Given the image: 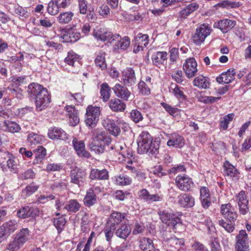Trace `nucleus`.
I'll return each instance as SVG.
<instances>
[{
  "mask_svg": "<svg viewBox=\"0 0 251 251\" xmlns=\"http://www.w3.org/2000/svg\"><path fill=\"white\" fill-rule=\"evenodd\" d=\"M137 144L139 151L142 153L149 152L152 154H156L159 148L158 142H153L152 137L146 131H142L139 135Z\"/></svg>",
  "mask_w": 251,
  "mask_h": 251,
  "instance_id": "1",
  "label": "nucleus"
},
{
  "mask_svg": "<svg viewBox=\"0 0 251 251\" xmlns=\"http://www.w3.org/2000/svg\"><path fill=\"white\" fill-rule=\"evenodd\" d=\"M111 142V138L104 132H98L96 139L90 145V149L92 151L100 154L104 152Z\"/></svg>",
  "mask_w": 251,
  "mask_h": 251,
  "instance_id": "2",
  "label": "nucleus"
},
{
  "mask_svg": "<svg viewBox=\"0 0 251 251\" xmlns=\"http://www.w3.org/2000/svg\"><path fill=\"white\" fill-rule=\"evenodd\" d=\"M158 213L161 221L169 226H171L175 232L177 226H182L181 220L176 214L166 210H160Z\"/></svg>",
  "mask_w": 251,
  "mask_h": 251,
  "instance_id": "3",
  "label": "nucleus"
},
{
  "mask_svg": "<svg viewBox=\"0 0 251 251\" xmlns=\"http://www.w3.org/2000/svg\"><path fill=\"white\" fill-rule=\"evenodd\" d=\"M100 114V107L89 105L86 109L85 123L87 126L93 127L99 120Z\"/></svg>",
  "mask_w": 251,
  "mask_h": 251,
  "instance_id": "4",
  "label": "nucleus"
},
{
  "mask_svg": "<svg viewBox=\"0 0 251 251\" xmlns=\"http://www.w3.org/2000/svg\"><path fill=\"white\" fill-rule=\"evenodd\" d=\"M211 29L207 24H202L198 27L196 29L194 35L193 36V42L200 45L202 43L205 38L210 34Z\"/></svg>",
  "mask_w": 251,
  "mask_h": 251,
  "instance_id": "5",
  "label": "nucleus"
},
{
  "mask_svg": "<svg viewBox=\"0 0 251 251\" xmlns=\"http://www.w3.org/2000/svg\"><path fill=\"white\" fill-rule=\"evenodd\" d=\"M177 187L181 191L188 192L191 190L194 186L192 179L186 175H178L175 179Z\"/></svg>",
  "mask_w": 251,
  "mask_h": 251,
  "instance_id": "6",
  "label": "nucleus"
},
{
  "mask_svg": "<svg viewBox=\"0 0 251 251\" xmlns=\"http://www.w3.org/2000/svg\"><path fill=\"white\" fill-rule=\"evenodd\" d=\"M130 43L129 37L125 36L121 37L119 34H114L111 40V43L113 44L114 50H126L129 46Z\"/></svg>",
  "mask_w": 251,
  "mask_h": 251,
  "instance_id": "7",
  "label": "nucleus"
},
{
  "mask_svg": "<svg viewBox=\"0 0 251 251\" xmlns=\"http://www.w3.org/2000/svg\"><path fill=\"white\" fill-rule=\"evenodd\" d=\"M50 102V97L48 90H44L35 99L36 108L39 111L45 109Z\"/></svg>",
  "mask_w": 251,
  "mask_h": 251,
  "instance_id": "8",
  "label": "nucleus"
},
{
  "mask_svg": "<svg viewBox=\"0 0 251 251\" xmlns=\"http://www.w3.org/2000/svg\"><path fill=\"white\" fill-rule=\"evenodd\" d=\"M236 251H248V235L244 230H241L236 236Z\"/></svg>",
  "mask_w": 251,
  "mask_h": 251,
  "instance_id": "9",
  "label": "nucleus"
},
{
  "mask_svg": "<svg viewBox=\"0 0 251 251\" xmlns=\"http://www.w3.org/2000/svg\"><path fill=\"white\" fill-rule=\"evenodd\" d=\"M239 212L242 215H246L249 211V201L244 191H240L236 196Z\"/></svg>",
  "mask_w": 251,
  "mask_h": 251,
  "instance_id": "10",
  "label": "nucleus"
},
{
  "mask_svg": "<svg viewBox=\"0 0 251 251\" xmlns=\"http://www.w3.org/2000/svg\"><path fill=\"white\" fill-rule=\"evenodd\" d=\"M122 79L125 85L131 86L136 83V78L135 72L132 68L127 67L122 73Z\"/></svg>",
  "mask_w": 251,
  "mask_h": 251,
  "instance_id": "11",
  "label": "nucleus"
},
{
  "mask_svg": "<svg viewBox=\"0 0 251 251\" xmlns=\"http://www.w3.org/2000/svg\"><path fill=\"white\" fill-rule=\"evenodd\" d=\"M183 69L187 77L194 76L198 72L197 63L195 59L193 57L186 59L183 65Z\"/></svg>",
  "mask_w": 251,
  "mask_h": 251,
  "instance_id": "12",
  "label": "nucleus"
},
{
  "mask_svg": "<svg viewBox=\"0 0 251 251\" xmlns=\"http://www.w3.org/2000/svg\"><path fill=\"white\" fill-rule=\"evenodd\" d=\"M86 172L77 167L73 168L70 173L71 182L79 185L86 177Z\"/></svg>",
  "mask_w": 251,
  "mask_h": 251,
  "instance_id": "13",
  "label": "nucleus"
},
{
  "mask_svg": "<svg viewBox=\"0 0 251 251\" xmlns=\"http://www.w3.org/2000/svg\"><path fill=\"white\" fill-rule=\"evenodd\" d=\"M220 211L223 217L230 221L235 220L237 217L234 208L230 203L222 204Z\"/></svg>",
  "mask_w": 251,
  "mask_h": 251,
  "instance_id": "14",
  "label": "nucleus"
},
{
  "mask_svg": "<svg viewBox=\"0 0 251 251\" xmlns=\"http://www.w3.org/2000/svg\"><path fill=\"white\" fill-rule=\"evenodd\" d=\"M39 210L36 207L25 206L18 210V217L25 219L28 217H35L39 215Z\"/></svg>",
  "mask_w": 251,
  "mask_h": 251,
  "instance_id": "15",
  "label": "nucleus"
},
{
  "mask_svg": "<svg viewBox=\"0 0 251 251\" xmlns=\"http://www.w3.org/2000/svg\"><path fill=\"white\" fill-rule=\"evenodd\" d=\"M236 24V22L234 20L226 19L215 23L214 27L220 29L223 33H226L231 30Z\"/></svg>",
  "mask_w": 251,
  "mask_h": 251,
  "instance_id": "16",
  "label": "nucleus"
},
{
  "mask_svg": "<svg viewBox=\"0 0 251 251\" xmlns=\"http://www.w3.org/2000/svg\"><path fill=\"white\" fill-rule=\"evenodd\" d=\"M73 145L75 150L79 156L87 158L90 156V153L86 151L84 143L82 141L74 138L73 140Z\"/></svg>",
  "mask_w": 251,
  "mask_h": 251,
  "instance_id": "17",
  "label": "nucleus"
},
{
  "mask_svg": "<svg viewBox=\"0 0 251 251\" xmlns=\"http://www.w3.org/2000/svg\"><path fill=\"white\" fill-rule=\"evenodd\" d=\"M93 35L98 40L107 41L111 43V40L114 35L105 29L100 28L99 29H94Z\"/></svg>",
  "mask_w": 251,
  "mask_h": 251,
  "instance_id": "18",
  "label": "nucleus"
},
{
  "mask_svg": "<svg viewBox=\"0 0 251 251\" xmlns=\"http://www.w3.org/2000/svg\"><path fill=\"white\" fill-rule=\"evenodd\" d=\"M235 74V70L230 68L217 77V81L219 83H229L234 79Z\"/></svg>",
  "mask_w": 251,
  "mask_h": 251,
  "instance_id": "19",
  "label": "nucleus"
},
{
  "mask_svg": "<svg viewBox=\"0 0 251 251\" xmlns=\"http://www.w3.org/2000/svg\"><path fill=\"white\" fill-rule=\"evenodd\" d=\"M65 109L69 118L70 124L73 126L76 125L79 122L77 110L72 105L66 106Z\"/></svg>",
  "mask_w": 251,
  "mask_h": 251,
  "instance_id": "20",
  "label": "nucleus"
},
{
  "mask_svg": "<svg viewBox=\"0 0 251 251\" xmlns=\"http://www.w3.org/2000/svg\"><path fill=\"white\" fill-rule=\"evenodd\" d=\"M200 200L204 208L207 209L211 205L210 194L207 187L203 186L200 188Z\"/></svg>",
  "mask_w": 251,
  "mask_h": 251,
  "instance_id": "21",
  "label": "nucleus"
},
{
  "mask_svg": "<svg viewBox=\"0 0 251 251\" xmlns=\"http://www.w3.org/2000/svg\"><path fill=\"white\" fill-rule=\"evenodd\" d=\"M167 53L166 51H157L153 53L151 56L153 64L160 68L164 65L167 59Z\"/></svg>",
  "mask_w": 251,
  "mask_h": 251,
  "instance_id": "22",
  "label": "nucleus"
},
{
  "mask_svg": "<svg viewBox=\"0 0 251 251\" xmlns=\"http://www.w3.org/2000/svg\"><path fill=\"white\" fill-rule=\"evenodd\" d=\"M139 196L141 199L149 203L154 201H159L162 200V197L158 194H151L145 189H143L140 191Z\"/></svg>",
  "mask_w": 251,
  "mask_h": 251,
  "instance_id": "23",
  "label": "nucleus"
},
{
  "mask_svg": "<svg viewBox=\"0 0 251 251\" xmlns=\"http://www.w3.org/2000/svg\"><path fill=\"white\" fill-rule=\"evenodd\" d=\"M178 202L183 207H191L195 204L194 198L189 194H182L178 196Z\"/></svg>",
  "mask_w": 251,
  "mask_h": 251,
  "instance_id": "24",
  "label": "nucleus"
},
{
  "mask_svg": "<svg viewBox=\"0 0 251 251\" xmlns=\"http://www.w3.org/2000/svg\"><path fill=\"white\" fill-rule=\"evenodd\" d=\"M169 138L167 143V145L169 147L180 148L184 145L183 137L176 133L171 134Z\"/></svg>",
  "mask_w": 251,
  "mask_h": 251,
  "instance_id": "25",
  "label": "nucleus"
},
{
  "mask_svg": "<svg viewBox=\"0 0 251 251\" xmlns=\"http://www.w3.org/2000/svg\"><path fill=\"white\" fill-rule=\"evenodd\" d=\"M113 90L117 97L126 100H128L131 95L130 92L126 87L120 84H116L113 88Z\"/></svg>",
  "mask_w": 251,
  "mask_h": 251,
  "instance_id": "26",
  "label": "nucleus"
},
{
  "mask_svg": "<svg viewBox=\"0 0 251 251\" xmlns=\"http://www.w3.org/2000/svg\"><path fill=\"white\" fill-rule=\"evenodd\" d=\"M80 37V34L79 32H75L72 30L67 31L63 30L60 34V38L65 42H75Z\"/></svg>",
  "mask_w": 251,
  "mask_h": 251,
  "instance_id": "27",
  "label": "nucleus"
},
{
  "mask_svg": "<svg viewBox=\"0 0 251 251\" xmlns=\"http://www.w3.org/2000/svg\"><path fill=\"white\" fill-rule=\"evenodd\" d=\"M49 137L51 139L64 140L67 138V134L62 129L58 127H51L49 129Z\"/></svg>",
  "mask_w": 251,
  "mask_h": 251,
  "instance_id": "28",
  "label": "nucleus"
},
{
  "mask_svg": "<svg viewBox=\"0 0 251 251\" xmlns=\"http://www.w3.org/2000/svg\"><path fill=\"white\" fill-rule=\"evenodd\" d=\"M108 172L105 169L100 170L94 169L91 170L90 173V178L92 179L106 180L108 179Z\"/></svg>",
  "mask_w": 251,
  "mask_h": 251,
  "instance_id": "29",
  "label": "nucleus"
},
{
  "mask_svg": "<svg viewBox=\"0 0 251 251\" xmlns=\"http://www.w3.org/2000/svg\"><path fill=\"white\" fill-rule=\"evenodd\" d=\"M125 214L118 212H113L110 215L107 224L115 227L116 225H119L125 218Z\"/></svg>",
  "mask_w": 251,
  "mask_h": 251,
  "instance_id": "30",
  "label": "nucleus"
},
{
  "mask_svg": "<svg viewBox=\"0 0 251 251\" xmlns=\"http://www.w3.org/2000/svg\"><path fill=\"white\" fill-rule=\"evenodd\" d=\"M109 106L113 111L122 112L125 110L126 105L121 100L115 98L109 101Z\"/></svg>",
  "mask_w": 251,
  "mask_h": 251,
  "instance_id": "31",
  "label": "nucleus"
},
{
  "mask_svg": "<svg viewBox=\"0 0 251 251\" xmlns=\"http://www.w3.org/2000/svg\"><path fill=\"white\" fill-rule=\"evenodd\" d=\"M131 232V228L129 225H122L115 231V235L119 238L126 239Z\"/></svg>",
  "mask_w": 251,
  "mask_h": 251,
  "instance_id": "32",
  "label": "nucleus"
},
{
  "mask_svg": "<svg viewBox=\"0 0 251 251\" xmlns=\"http://www.w3.org/2000/svg\"><path fill=\"white\" fill-rule=\"evenodd\" d=\"M140 248L143 251H159L153 246L152 240L149 238L144 237L140 241Z\"/></svg>",
  "mask_w": 251,
  "mask_h": 251,
  "instance_id": "33",
  "label": "nucleus"
},
{
  "mask_svg": "<svg viewBox=\"0 0 251 251\" xmlns=\"http://www.w3.org/2000/svg\"><path fill=\"white\" fill-rule=\"evenodd\" d=\"M198 8V5L196 3H192L189 4L187 7L182 9L179 12L178 18L182 21L186 19L188 16Z\"/></svg>",
  "mask_w": 251,
  "mask_h": 251,
  "instance_id": "34",
  "label": "nucleus"
},
{
  "mask_svg": "<svg viewBox=\"0 0 251 251\" xmlns=\"http://www.w3.org/2000/svg\"><path fill=\"white\" fill-rule=\"evenodd\" d=\"M44 90H47V89L44 88L41 85L32 83L28 85L27 92L29 94L36 98Z\"/></svg>",
  "mask_w": 251,
  "mask_h": 251,
  "instance_id": "35",
  "label": "nucleus"
},
{
  "mask_svg": "<svg viewBox=\"0 0 251 251\" xmlns=\"http://www.w3.org/2000/svg\"><path fill=\"white\" fill-rule=\"evenodd\" d=\"M83 202L84 204L88 207H90L96 203L97 197L93 189H89L87 191L84 198Z\"/></svg>",
  "mask_w": 251,
  "mask_h": 251,
  "instance_id": "36",
  "label": "nucleus"
},
{
  "mask_svg": "<svg viewBox=\"0 0 251 251\" xmlns=\"http://www.w3.org/2000/svg\"><path fill=\"white\" fill-rule=\"evenodd\" d=\"M17 227V223L15 221L10 220L4 223L0 229H1V231L6 235L13 232Z\"/></svg>",
  "mask_w": 251,
  "mask_h": 251,
  "instance_id": "37",
  "label": "nucleus"
},
{
  "mask_svg": "<svg viewBox=\"0 0 251 251\" xmlns=\"http://www.w3.org/2000/svg\"><path fill=\"white\" fill-rule=\"evenodd\" d=\"M193 82L195 86L201 89H207L210 84L208 78L202 75L196 77Z\"/></svg>",
  "mask_w": 251,
  "mask_h": 251,
  "instance_id": "38",
  "label": "nucleus"
},
{
  "mask_svg": "<svg viewBox=\"0 0 251 251\" xmlns=\"http://www.w3.org/2000/svg\"><path fill=\"white\" fill-rule=\"evenodd\" d=\"M105 52L100 51L98 53L95 60L96 66L101 70H104L107 68L105 61Z\"/></svg>",
  "mask_w": 251,
  "mask_h": 251,
  "instance_id": "39",
  "label": "nucleus"
},
{
  "mask_svg": "<svg viewBox=\"0 0 251 251\" xmlns=\"http://www.w3.org/2000/svg\"><path fill=\"white\" fill-rule=\"evenodd\" d=\"M115 182L119 186L128 185L132 183V179L129 176L122 174L115 176Z\"/></svg>",
  "mask_w": 251,
  "mask_h": 251,
  "instance_id": "40",
  "label": "nucleus"
},
{
  "mask_svg": "<svg viewBox=\"0 0 251 251\" xmlns=\"http://www.w3.org/2000/svg\"><path fill=\"white\" fill-rule=\"evenodd\" d=\"M81 204L76 200H71L65 205L64 209L69 212L75 213L79 210Z\"/></svg>",
  "mask_w": 251,
  "mask_h": 251,
  "instance_id": "41",
  "label": "nucleus"
},
{
  "mask_svg": "<svg viewBox=\"0 0 251 251\" xmlns=\"http://www.w3.org/2000/svg\"><path fill=\"white\" fill-rule=\"evenodd\" d=\"M74 13L71 11L61 13L57 17V21L61 24H67L73 19Z\"/></svg>",
  "mask_w": 251,
  "mask_h": 251,
  "instance_id": "42",
  "label": "nucleus"
},
{
  "mask_svg": "<svg viewBox=\"0 0 251 251\" xmlns=\"http://www.w3.org/2000/svg\"><path fill=\"white\" fill-rule=\"evenodd\" d=\"M105 127L110 133L115 136H117L121 132L119 127L113 121L110 120H107Z\"/></svg>",
  "mask_w": 251,
  "mask_h": 251,
  "instance_id": "43",
  "label": "nucleus"
},
{
  "mask_svg": "<svg viewBox=\"0 0 251 251\" xmlns=\"http://www.w3.org/2000/svg\"><path fill=\"white\" fill-rule=\"evenodd\" d=\"M3 125L6 127V130L11 133L19 132L21 129L17 123L13 121H4Z\"/></svg>",
  "mask_w": 251,
  "mask_h": 251,
  "instance_id": "44",
  "label": "nucleus"
},
{
  "mask_svg": "<svg viewBox=\"0 0 251 251\" xmlns=\"http://www.w3.org/2000/svg\"><path fill=\"white\" fill-rule=\"evenodd\" d=\"M111 89L106 83H102L100 86V95L104 101H107L110 98Z\"/></svg>",
  "mask_w": 251,
  "mask_h": 251,
  "instance_id": "45",
  "label": "nucleus"
},
{
  "mask_svg": "<svg viewBox=\"0 0 251 251\" xmlns=\"http://www.w3.org/2000/svg\"><path fill=\"white\" fill-rule=\"evenodd\" d=\"M136 40L138 42V48H141L143 50L149 44V36L147 34L139 33L135 38Z\"/></svg>",
  "mask_w": 251,
  "mask_h": 251,
  "instance_id": "46",
  "label": "nucleus"
},
{
  "mask_svg": "<svg viewBox=\"0 0 251 251\" xmlns=\"http://www.w3.org/2000/svg\"><path fill=\"white\" fill-rule=\"evenodd\" d=\"M165 240L169 246L175 248L181 247L184 243V240L182 238H177L175 236L170 238L167 237Z\"/></svg>",
  "mask_w": 251,
  "mask_h": 251,
  "instance_id": "47",
  "label": "nucleus"
},
{
  "mask_svg": "<svg viewBox=\"0 0 251 251\" xmlns=\"http://www.w3.org/2000/svg\"><path fill=\"white\" fill-rule=\"evenodd\" d=\"M18 240L24 244L29 239V230L27 228H23L15 236Z\"/></svg>",
  "mask_w": 251,
  "mask_h": 251,
  "instance_id": "48",
  "label": "nucleus"
},
{
  "mask_svg": "<svg viewBox=\"0 0 251 251\" xmlns=\"http://www.w3.org/2000/svg\"><path fill=\"white\" fill-rule=\"evenodd\" d=\"M34 153H35V160L37 163L41 162L47 154L46 150L43 146H38L37 149L34 150Z\"/></svg>",
  "mask_w": 251,
  "mask_h": 251,
  "instance_id": "49",
  "label": "nucleus"
},
{
  "mask_svg": "<svg viewBox=\"0 0 251 251\" xmlns=\"http://www.w3.org/2000/svg\"><path fill=\"white\" fill-rule=\"evenodd\" d=\"M42 140V137L34 133H29L27 136V141L31 146L40 144Z\"/></svg>",
  "mask_w": 251,
  "mask_h": 251,
  "instance_id": "50",
  "label": "nucleus"
},
{
  "mask_svg": "<svg viewBox=\"0 0 251 251\" xmlns=\"http://www.w3.org/2000/svg\"><path fill=\"white\" fill-rule=\"evenodd\" d=\"M79 55L73 51H69L67 56L65 59V62L70 66H74L75 62H78Z\"/></svg>",
  "mask_w": 251,
  "mask_h": 251,
  "instance_id": "51",
  "label": "nucleus"
},
{
  "mask_svg": "<svg viewBox=\"0 0 251 251\" xmlns=\"http://www.w3.org/2000/svg\"><path fill=\"white\" fill-rule=\"evenodd\" d=\"M224 168L225 174L228 176H234L237 173L236 169L228 162L226 161L224 163Z\"/></svg>",
  "mask_w": 251,
  "mask_h": 251,
  "instance_id": "52",
  "label": "nucleus"
},
{
  "mask_svg": "<svg viewBox=\"0 0 251 251\" xmlns=\"http://www.w3.org/2000/svg\"><path fill=\"white\" fill-rule=\"evenodd\" d=\"M161 105L170 115L173 117H176L180 113V109L173 107L165 102H161Z\"/></svg>",
  "mask_w": 251,
  "mask_h": 251,
  "instance_id": "53",
  "label": "nucleus"
},
{
  "mask_svg": "<svg viewBox=\"0 0 251 251\" xmlns=\"http://www.w3.org/2000/svg\"><path fill=\"white\" fill-rule=\"evenodd\" d=\"M23 245L24 244L15 237L13 240L8 244L7 249L10 251H17L22 247Z\"/></svg>",
  "mask_w": 251,
  "mask_h": 251,
  "instance_id": "54",
  "label": "nucleus"
},
{
  "mask_svg": "<svg viewBox=\"0 0 251 251\" xmlns=\"http://www.w3.org/2000/svg\"><path fill=\"white\" fill-rule=\"evenodd\" d=\"M38 188V186L35 185L34 183H30L23 190L22 196L25 197H27L35 192Z\"/></svg>",
  "mask_w": 251,
  "mask_h": 251,
  "instance_id": "55",
  "label": "nucleus"
},
{
  "mask_svg": "<svg viewBox=\"0 0 251 251\" xmlns=\"http://www.w3.org/2000/svg\"><path fill=\"white\" fill-rule=\"evenodd\" d=\"M60 6H58L55 0H52L48 4V11L49 13L52 15H55L59 12Z\"/></svg>",
  "mask_w": 251,
  "mask_h": 251,
  "instance_id": "56",
  "label": "nucleus"
},
{
  "mask_svg": "<svg viewBox=\"0 0 251 251\" xmlns=\"http://www.w3.org/2000/svg\"><path fill=\"white\" fill-rule=\"evenodd\" d=\"M120 154L123 156V159L122 161H124L128 164L132 163V160L131 158L132 157V153L130 149H126V151H121L119 152Z\"/></svg>",
  "mask_w": 251,
  "mask_h": 251,
  "instance_id": "57",
  "label": "nucleus"
},
{
  "mask_svg": "<svg viewBox=\"0 0 251 251\" xmlns=\"http://www.w3.org/2000/svg\"><path fill=\"white\" fill-rule=\"evenodd\" d=\"M130 117L135 123H139L143 119L142 113L137 109H133L131 111Z\"/></svg>",
  "mask_w": 251,
  "mask_h": 251,
  "instance_id": "58",
  "label": "nucleus"
},
{
  "mask_svg": "<svg viewBox=\"0 0 251 251\" xmlns=\"http://www.w3.org/2000/svg\"><path fill=\"white\" fill-rule=\"evenodd\" d=\"M7 166L10 171L16 173L18 170L17 161L14 157H10L7 161Z\"/></svg>",
  "mask_w": 251,
  "mask_h": 251,
  "instance_id": "59",
  "label": "nucleus"
},
{
  "mask_svg": "<svg viewBox=\"0 0 251 251\" xmlns=\"http://www.w3.org/2000/svg\"><path fill=\"white\" fill-rule=\"evenodd\" d=\"M233 114H229L224 117L223 120L221 121L220 126L224 130H226L228 127V125L229 122L231 121L233 118Z\"/></svg>",
  "mask_w": 251,
  "mask_h": 251,
  "instance_id": "60",
  "label": "nucleus"
},
{
  "mask_svg": "<svg viewBox=\"0 0 251 251\" xmlns=\"http://www.w3.org/2000/svg\"><path fill=\"white\" fill-rule=\"evenodd\" d=\"M66 223V220L63 217L54 219L53 221V224L58 231H61L62 230Z\"/></svg>",
  "mask_w": 251,
  "mask_h": 251,
  "instance_id": "61",
  "label": "nucleus"
},
{
  "mask_svg": "<svg viewBox=\"0 0 251 251\" xmlns=\"http://www.w3.org/2000/svg\"><path fill=\"white\" fill-rule=\"evenodd\" d=\"M172 78L178 83H182L184 79V76L180 70H176L172 74Z\"/></svg>",
  "mask_w": 251,
  "mask_h": 251,
  "instance_id": "62",
  "label": "nucleus"
},
{
  "mask_svg": "<svg viewBox=\"0 0 251 251\" xmlns=\"http://www.w3.org/2000/svg\"><path fill=\"white\" fill-rule=\"evenodd\" d=\"M116 227L111 226H107L104 229V233L106 239L107 241H111L114 234V230H115Z\"/></svg>",
  "mask_w": 251,
  "mask_h": 251,
  "instance_id": "63",
  "label": "nucleus"
},
{
  "mask_svg": "<svg viewBox=\"0 0 251 251\" xmlns=\"http://www.w3.org/2000/svg\"><path fill=\"white\" fill-rule=\"evenodd\" d=\"M219 224L228 233L232 232L234 229V226L233 225L227 223L223 220L219 221Z\"/></svg>",
  "mask_w": 251,
  "mask_h": 251,
  "instance_id": "64",
  "label": "nucleus"
}]
</instances>
